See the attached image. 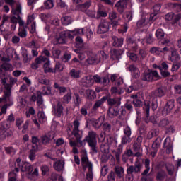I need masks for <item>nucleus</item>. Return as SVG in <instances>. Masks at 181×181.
Returning <instances> with one entry per match:
<instances>
[{
  "mask_svg": "<svg viewBox=\"0 0 181 181\" xmlns=\"http://www.w3.org/2000/svg\"><path fill=\"white\" fill-rule=\"evenodd\" d=\"M16 166L21 168V172H27L28 179L33 180L32 176H39V170L35 168L33 171V165L28 162H22L21 158H18L15 163Z\"/></svg>",
  "mask_w": 181,
  "mask_h": 181,
  "instance_id": "1",
  "label": "nucleus"
},
{
  "mask_svg": "<svg viewBox=\"0 0 181 181\" xmlns=\"http://www.w3.org/2000/svg\"><path fill=\"white\" fill-rule=\"evenodd\" d=\"M142 169V165L140 163H135L134 165H130L127 169L126 180L127 181L134 180V173H139Z\"/></svg>",
  "mask_w": 181,
  "mask_h": 181,
  "instance_id": "2",
  "label": "nucleus"
},
{
  "mask_svg": "<svg viewBox=\"0 0 181 181\" xmlns=\"http://www.w3.org/2000/svg\"><path fill=\"white\" fill-rule=\"evenodd\" d=\"M104 60H107V54H105L104 51H100L97 54L89 57L86 59V63H88V64H98V63L104 62Z\"/></svg>",
  "mask_w": 181,
  "mask_h": 181,
  "instance_id": "3",
  "label": "nucleus"
},
{
  "mask_svg": "<svg viewBox=\"0 0 181 181\" xmlns=\"http://www.w3.org/2000/svg\"><path fill=\"white\" fill-rule=\"evenodd\" d=\"M153 77L155 78H159V74L156 71L148 69L142 74L141 80L143 81H153Z\"/></svg>",
  "mask_w": 181,
  "mask_h": 181,
  "instance_id": "4",
  "label": "nucleus"
},
{
  "mask_svg": "<svg viewBox=\"0 0 181 181\" xmlns=\"http://www.w3.org/2000/svg\"><path fill=\"white\" fill-rule=\"evenodd\" d=\"M110 22L107 21L105 19H103L99 23V25H98L97 29V33L98 35H103L104 33H107L110 30Z\"/></svg>",
  "mask_w": 181,
  "mask_h": 181,
  "instance_id": "5",
  "label": "nucleus"
},
{
  "mask_svg": "<svg viewBox=\"0 0 181 181\" xmlns=\"http://www.w3.org/2000/svg\"><path fill=\"white\" fill-rule=\"evenodd\" d=\"M121 84H124V79L122 78H119L118 81L116 82L115 86L111 88V93L112 94H118L121 95V94H124V88L119 87Z\"/></svg>",
  "mask_w": 181,
  "mask_h": 181,
  "instance_id": "6",
  "label": "nucleus"
},
{
  "mask_svg": "<svg viewBox=\"0 0 181 181\" xmlns=\"http://www.w3.org/2000/svg\"><path fill=\"white\" fill-rule=\"evenodd\" d=\"M16 83H18V79L10 77V83H6L4 86V88L6 90V98L8 100H10L9 97H11V94L12 93V86Z\"/></svg>",
  "mask_w": 181,
  "mask_h": 181,
  "instance_id": "7",
  "label": "nucleus"
},
{
  "mask_svg": "<svg viewBox=\"0 0 181 181\" xmlns=\"http://www.w3.org/2000/svg\"><path fill=\"white\" fill-rule=\"evenodd\" d=\"M151 110V101L144 100L143 110L144 114L145 115L146 118L144 121L146 124H149L151 122V117L149 118V111Z\"/></svg>",
  "mask_w": 181,
  "mask_h": 181,
  "instance_id": "8",
  "label": "nucleus"
},
{
  "mask_svg": "<svg viewBox=\"0 0 181 181\" xmlns=\"http://www.w3.org/2000/svg\"><path fill=\"white\" fill-rule=\"evenodd\" d=\"M35 21V16L31 15L28 16L27 18V22L25 25H24L25 28H29V25L31 23V28L30 29V33H35L36 32V22Z\"/></svg>",
  "mask_w": 181,
  "mask_h": 181,
  "instance_id": "9",
  "label": "nucleus"
},
{
  "mask_svg": "<svg viewBox=\"0 0 181 181\" xmlns=\"http://www.w3.org/2000/svg\"><path fill=\"white\" fill-rule=\"evenodd\" d=\"M63 110H64V107H63V103L60 100H58L57 104L53 106L54 114L56 117H58V118L63 117Z\"/></svg>",
  "mask_w": 181,
  "mask_h": 181,
  "instance_id": "10",
  "label": "nucleus"
},
{
  "mask_svg": "<svg viewBox=\"0 0 181 181\" xmlns=\"http://www.w3.org/2000/svg\"><path fill=\"white\" fill-rule=\"evenodd\" d=\"M127 70L131 73L132 77L133 78H138L141 76V71H139V69L136 67L134 64H130L127 67Z\"/></svg>",
  "mask_w": 181,
  "mask_h": 181,
  "instance_id": "11",
  "label": "nucleus"
},
{
  "mask_svg": "<svg viewBox=\"0 0 181 181\" xmlns=\"http://www.w3.org/2000/svg\"><path fill=\"white\" fill-rule=\"evenodd\" d=\"M129 2V0H119L117 1L115 5L117 12H119V13H124V11L127 9V6Z\"/></svg>",
  "mask_w": 181,
  "mask_h": 181,
  "instance_id": "12",
  "label": "nucleus"
},
{
  "mask_svg": "<svg viewBox=\"0 0 181 181\" xmlns=\"http://www.w3.org/2000/svg\"><path fill=\"white\" fill-rule=\"evenodd\" d=\"M12 13H13V15H16L18 16V23L19 24V26H24L25 22L23 21V20H22V18H21L20 16L22 14V6H21V4H18L16 9H12Z\"/></svg>",
  "mask_w": 181,
  "mask_h": 181,
  "instance_id": "13",
  "label": "nucleus"
},
{
  "mask_svg": "<svg viewBox=\"0 0 181 181\" xmlns=\"http://www.w3.org/2000/svg\"><path fill=\"white\" fill-rule=\"evenodd\" d=\"M86 141L88 143L90 148L92 149V152L97 153V139L94 136L86 137Z\"/></svg>",
  "mask_w": 181,
  "mask_h": 181,
  "instance_id": "14",
  "label": "nucleus"
},
{
  "mask_svg": "<svg viewBox=\"0 0 181 181\" xmlns=\"http://www.w3.org/2000/svg\"><path fill=\"white\" fill-rule=\"evenodd\" d=\"M165 94H166V92L165 91V88H163V86L158 87L151 92V95L154 98H162Z\"/></svg>",
  "mask_w": 181,
  "mask_h": 181,
  "instance_id": "15",
  "label": "nucleus"
},
{
  "mask_svg": "<svg viewBox=\"0 0 181 181\" xmlns=\"http://www.w3.org/2000/svg\"><path fill=\"white\" fill-rule=\"evenodd\" d=\"M109 118H115L119 115V106L109 107L107 111Z\"/></svg>",
  "mask_w": 181,
  "mask_h": 181,
  "instance_id": "16",
  "label": "nucleus"
},
{
  "mask_svg": "<svg viewBox=\"0 0 181 181\" xmlns=\"http://www.w3.org/2000/svg\"><path fill=\"white\" fill-rule=\"evenodd\" d=\"M106 100L109 107H119L121 105V98H107Z\"/></svg>",
  "mask_w": 181,
  "mask_h": 181,
  "instance_id": "17",
  "label": "nucleus"
},
{
  "mask_svg": "<svg viewBox=\"0 0 181 181\" xmlns=\"http://www.w3.org/2000/svg\"><path fill=\"white\" fill-rule=\"evenodd\" d=\"M160 142H162V138L158 137L153 143L152 149L153 151L151 153L152 158H155V156H156V153H158L157 149L160 146Z\"/></svg>",
  "mask_w": 181,
  "mask_h": 181,
  "instance_id": "18",
  "label": "nucleus"
},
{
  "mask_svg": "<svg viewBox=\"0 0 181 181\" xmlns=\"http://www.w3.org/2000/svg\"><path fill=\"white\" fill-rule=\"evenodd\" d=\"M102 128L103 131L100 134V136H108V135H110V132H111V124L105 122L103 123Z\"/></svg>",
  "mask_w": 181,
  "mask_h": 181,
  "instance_id": "19",
  "label": "nucleus"
},
{
  "mask_svg": "<svg viewBox=\"0 0 181 181\" xmlns=\"http://www.w3.org/2000/svg\"><path fill=\"white\" fill-rule=\"evenodd\" d=\"M90 6H91V1H86L83 4L81 3L80 4L76 5V8L80 12H86Z\"/></svg>",
  "mask_w": 181,
  "mask_h": 181,
  "instance_id": "20",
  "label": "nucleus"
},
{
  "mask_svg": "<svg viewBox=\"0 0 181 181\" xmlns=\"http://www.w3.org/2000/svg\"><path fill=\"white\" fill-rule=\"evenodd\" d=\"M107 100H108V97L104 96L100 100H96L93 106L92 110L97 111V110H98V108H100V107H101Z\"/></svg>",
  "mask_w": 181,
  "mask_h": 181,
  "instance_id": "21",
  "label": "nucleus"
},
{
  "mask_svg": "<svg viewBox=\"0 0 181 181\" xmlns=\"http://www.w3.org/2000/svg\"><path fill=\"white\" fill-rule=\"evenodd\" d=\"M122 53H124V51L122 49H112L111 51V57L113 59V60H119L121 59V56L122 55Z\"/></svg>",
  "mask_w": 181,
  "mask_h": 181,
  "instance_id": "22",
  "label": "nucleus"
},
{
  "mask_svg": "<svg viewBox=\"0 0 181 181\" xmlns=\"http://www.w3.org/2000/svg\"><path fill=\"white\" fill-rule=\"evenodd\" d=\"M54 168L57 172L63 170V169L64 168V160H59L57 162H55L54 164Z\"/></svg>",
  "mask_w": 181,
  "mask_h": 181,
  "instance_id": "23",
  "label": "nucleus"
},
{
  "mask_svg": "<svg viewBox=\"0 0 181 181\" xmlns=\"http://www.w3.org/2000/svg\"><path fill=\"white\" fill-rule=\"evenodd\" d=\"M32 148L30 150L29 159L31 160H35L36 158V152H37V145H33Z\"/></svg>",
  "mask_w": 181,
  "mask_h": 181,
  "instance_id": "24",
  "label": "nucleus"
},
{
  "mask_svg": "<svg viewBox=\"0 0 181 181\" xmlns=\"http://www.w3.org/2000/svg\"><path fill=\"white\" fill-rule=\"evenodd\" d=\"M80 74H81V71L76 69H72L69 71V76L71 78H80Z\"/></svg>",
  "mask_w": 181,
  "mask_h": 181,
  "instance_id": "25",
  "label": "nucleus"
},
{
  "mask_svg": "<svg viewBox=\"0 0 181 181\" xmlns=\"http://www.w3.org/2000/svg\"><path fill=\"white\" fill-rule=\"evenodd\" d=\"M78 128H80V122L78 119H76L74 121V129L71 132L72 135H74V136L78 135V132H80Z\"/></svg>",
  "mask_w": 181,
  "mask_h": 181,
  "instance_id": "26",
  "label": "nucleus"
},
{
  "mask_svg": "<svg viewBox=\"0 0 181 181\" xmlns=\"http://www.w3.org/2000/svg\"><path fill=\"white\" fill-rule=\"evenodd\" d=\"M42 91L41 92V93L42 94V95H53L50 85L42 86Z\"/></svg>",
  "mask_w": 181,
  "mask_h": 181,
  "instance_id": "27",
  "label": "nucleus"
},
{
  "mask_svg": "<svg viewBox=\"0 0 181 181\" xmlns=\"http://www.w3.org/2000/svg\"><path fill=\"white\" fill-rule=\"evenodd\" d=\"M113 46L115 47H121L124 45V38H118L117 37H112Z\"/></svg>",
  "mask_w": 181,
  "mask_h": 181,
  "instance_id": "28",
  "label": "nucleus"
},
{
  "mask_svg": "<svg viewBox=\"0 0 181 181\" xmlns=\"http://www.w3.org/2000/svg\"><path fill=\"white\" fill-rule=\"evenodd\" d=\"M88 173L86 174V179L88 181L93 180V163H88Z\"/></svg>",
  "mask_w": 181,
  "mask_h": 181,
  "instance_id": "29",
  "label": "nucleus"
},
{
  "mask_svg": "<svg viewBox=\"0 0 181 181\" xmlns=\"http://www.w3.org/2000/svg\"><path fill=\"white\" fill-rule=\"evenodd\" d=\"M61 22L64 26H67L73 22V18L69 16H66L61 18Z\"/></svg>",
  "mask_w": 181,
  "mask_h": 181,
  "instance_id": "30",
  "label": "nucleus"
},
{
  "mask_svg": "<svg viewBox=\"0 0 181 181\" xmlns=\"http://www.w3.org/2000/svg\"><path fill=\"white\" fill-rule=\"evenodd\" d=\"M114 170L117 177H119V179H121V177H122V175H124V168L119 167V166H115L114 168Z\"/></svg>",
  "mask_w": 181,
  "mask_h": 181,
  "instance_id": "31",
  "label": "nucleus"
},
{
  "mask_svg": "<svg viewBox=\"0 0 181 181\" xmlns=\"http://www.w3.org/2000/svg\"><path fill=\"white\" fill-rule=\"evenodd\" d=\"M93 84H94V80L91 77H86V80L82 82V86L86 88L91 87Z\"/></svg>",
  "mask_w": 181,
  "mask_h": 181,
  "instance_id": "32",
  "label": "nucleus"
},
{
  "mask_svg": "<svg viewBox=\"0 0 181 181\" xmlns=\"http://www.w3.org/2000/svg\"><path fill=\"white\" fill-rule=\"evenodd\" d=\"M165 177H166V172L165 170H160L157 173L156 176V179L157 181H163L165 180Z\"/></svg>",
  "mask_w": 181,
  "mask_h": 181,
  "instance_id": "33",
  "label": "nucleus"
},
{
  "mask_svg": "<svg viewBox=\"0 0 181 181\" xmlns=\"http://www.w3.org/2000/svg\"><path fill=\"white\" fill-rule=\"evenodd\" d=\"M170 124V121H169V119L168 118H163L161 120H160L158 123L159 128H166Z\"/></svg>",
  "mask_w": 181,
  "mask_h": 181,
  "instance_id": "34",
  "label": "nucleus"
},
{
  "mask_svg": "<svg viewBox=\"0 0 181 181\" xmlns=\"http://www.w3.org/2000/svg\"><path fill=\"white\" fill-rule=\"evenodd\" d=\"M86 94L87 95L88 100H94L96 97L95 91H94V90L87 89L86 90Z\"/></svg>",
  "mask_w": 181,
  "mask_h": 181,
  "instance_id": "35",
  "label": "nucleus"
},
{
  "mask_svg": "<svg viewBox=\"0 0 181 181\" xmlns=\"http://www.w3.org/2000/svg\"><path fill=\"white\" fill-rule=\"evenodd\" d=\"M39 84L44 86H50V80L46 78L45 76H40L37 79Z\"/></svg>",
  "mask_w": 181,
  "mask_h": 181,
  "instance_id": "36",
  "label": "nucleus"
},
{
  "mask_svg": "<svg viewBox=\"0 0 181 181\" xmlns=\"http://www.w3.org/2000/svg\"><path fill=\"white\" fill-rule=\"evenodd\" d=\"M64 43H66V37L63 35V32H62L59 37L55 39V45H63Z\"/></svg>",
  "mask_w": 181,
  "mask_h": 181,
  "instance_id": "37",
  "label": "nucleus"
},
{
  "mask_svg": "<svg viewBox=\"0 0 181 181\" xmlns=\"http://www.w3.org/2000/svg\"><path fill=\"white\" fill-rule=\"evenodd\" d=\"M37 104L38 107L43 105V96H42V92L40 90L37 91Z\"/></svg>",
  "mask_w": 181,
  "mask_h": 181,
  "instance_id": "38",
  "label": "nucleus"
},
{
  "mask_svg": "<svg viewBox=\"0 0 181 181\" xmlns=\"http://www.w3.org/2000/svg\"><path fill=\"white\" fill-rule=\"evenodd\" d=\"M156 37H157V39H158L159 40L165 37V32L163 31V30H162V28H158L156 31Z\"/></svg>",
  "mask_w": 181,
  "mask_h": 181,
  "instance_id": "39",
  "label": "nucleus"
},
{
  "mask_svg": "<svg viewBox=\"0 0 181 181\" xmlns=\"http://www.w3.org/2000/svg\"><path fill=\"white\" fill-rule=\"evenodd\" d=\"M170 60L171 62H173V63H180L179 62H180V56L176 52H173Z\"/></svg>",
  "mask_w": 181,
  "mask_h": 181,
  "instance_id": "40",
  "label": "nucleus"
},
{
  "mask_svg": "<svg viewBox=\"0 0 181 181\" xmlns=\"http://www.w3.org/2000/svg\"><path fill=\"white\" fill-rule=\"evenodd\" d=\"M165 168L167 172L168 173V175H170V176H172L175 172V166H173V165L170 163H168L167 165H165Z\"/></svg>",
  "mask_w": 181,
  "mask_h": 181,
  "instance_id": "41",
  "label": "nucleus"
},
{
  "mask_svg": "<svg viewBox=\"0 0 181 181\" xmlns=\"http://www.w3.org/2000/svg\"><path fill=\"white\" fill-rule=\"evenodd\" d=\"M7 4L8 5H10L11 8L13 9V6L15 5V0H0V6H4V4Z\"/></svg>",
  "mask_w": 181,
  "mask_h": 181,
  "instance_id": "42",
  "label": "nucleus"
},
{
  "mask_svg": "<svg viewBox=\"0 0 181 181\" xmlns=\"http://www.w3.org/2000/svg\"><path fill=\"white\" fill-rule=\"evenodd\" d=\"M0 69H1V70H4V71H9V70H11V69H12V64H11L8 62H4L1 65Z\"/></svg>",
  "mask_w": 181,
  "mask_h": 181,
  "instance_id": "43",
  "label": "nucleus"
},
{
  "mask_svg": "<svg viewBox=\"0 0 181 181\" xmlns=\"http://www.w3.org/2000/svg\"><path fill=\"white\" fill-rule=\"evenodd\" d=\"M54 88H56L57 90H59V91L60 93H66V91H67V88H66V87H64V86H60L59 85V83H56V82L54 83Z\"/></svg>",
  "mask_w": 181,
  "mask_h": 181,
  "instance_id": "44",
  "label": "nucleus"
},
{
  "mask_svg": "<svg viewBox=\"0 0 181 181\" xmlns=\"http://www.w3.org/2000/svg\"><path fill=\"white\" fill-rule=\"evenodd\" d=\"M9 104H5L4 105L0 111V115H2L3 114H6V110H8V107H11L13 104V102H9Z\"/></svg>",
  "mask_w": 181,
  "mask_h": 181,
  "instance_id": "45",
  "label": "nucleus"
},
{
  "mask_svg": "<svg viewBox=\"0 0 181 181\" xmlns=\"http://www.w3.org/2000/svg\"><path fill=\"white\" fill-rule=\"evenodd\" d=\"M45 9H52L53 6H54V3L53 0H47L45 3Z\"/></svg>",
  "mask_w": 181,
  "mask_h": 181,
  "instance_id": "46",
  "label": "nucleus"
},
{
  "mask_svg": "<svg viewBox=\"0 0 181 181\" xmlns=\"http://www.w3.org/2000/svg\"><path fill=\"white\" fill-rule=\"evenodd\" d=\"M18 36H20V37H23V38L26 37V36H28V33L26 31V28H25V25L21 30L18 31Z\"/></svg>",
  "mask_w": 181,
  "mask_h": 181,
  "instance_id": "47",
  "label": "nucleus"
},
{
  "mask_svg": "<svg viewBox=\"0 0 181 181\" xmlns=\"http://www.w3.org/2000/svg\"><path fill=\"white\" fill-rule=\"evenodd\" d=\"M76 141L78 148H81V146H84V145H86V141H87V139L81 141V137H77Z\"/></svg>",
  "mask_w": 181,
  "mask_h": 181,
  "instance_id": "48",
  "label": "nucleus"
},
{
  "mask_svg": "<svg viewBox=\"0 0 181 181\" xmlns=\"http://www.w3.org/2000/svg\"><path fill=\"white\" fill-rule=\"evenodd\" d=\"M128 57H129L132 62H137L138 61V55L134 52H129L127 54Z\"/></svg>",
  "mask_w": 181,
  "mask_h": 181,
  "instance_id": "49",
  "label": "nucleus"
},
{
  "mask_svg": "<svg viewBox=\"0 0 181 181\" xmlns=\"http://www.w3.org/2000/svg\"><path fill=\"white\" fill-rule=\"evenodd\" d=\"M133 104L134 107H136V108H141V107L144 105V103L139 99H134L133 100Z\"/></svg>",
  "mask_w": 181,
  "mask_h": 181,
  "instance_id": "50",
  "label": "nucleus"
},
{
  "mask_svg": "<svg viewBox=\"0 0 181 181\" xmlns=\"http://www.w3.org/2000/svg\"><path fill=\"white\" fill-rule=\"evenodd\" d=\"M102 84H103V86H108V84H110V77L108 76V75H106L105 76H103V78H101V82Z\"/></svg>",
  "mask_w": 181,
  "mask_h": 181,
  "instance_id": "51",
  "label": "nucleus"
},
{
  "mask_svg": "<svg viewBox=\"0 0 181 181\" xmlns=\"http://www.w3.org/2000/svg\"><path fill=\"white\" fill-rule=\"evenodd\" d=\"M40 145H42V144H43L44 145H46V144H49V142H50V137L49 136H42L40 137Z\"/></svg>",
  "mask_w": 181,
  "mask_h": 181,
  "instance_id": "52",
  "label": "nucleus"
},
{
  "mask_svg": "<svg viewBox=\"0 0 181 181\" xmlns=\"http://www.w3.org/2000/svg\"><path fill=\"white\" fill-rule=\"evenodd\" d=\"M39 64H42L38 59H35V62L31 64V68L33 70H37L39 69Z\"/></svg>",
  "mask_w": 181,
  "mask_h": 181,
  "instance_id": "53",
  "label": "nucleus"
},
{
  "mask_svg": "<svg viewBox=\"0 0 181 181\" xmlns=\"http://www.w3.org/2000/svg\"><path fill=\"white\" fill-rule=\"evenodd\" d=\"M107 16V12L102 11L101 9H99L97 11V19H99V18H105Z\"/></svg>",
  "mask_w": 181,
  "mask_h": 181,
  "instance_id": "54",
  "label": "nucleus"
},
{
  "mask_svg": "<svg viewBox=\"0 0 181 181\" xmlns=\"http://www.w3.org/2000/svg\"><path fill=\"white\" fill-rule=\"evenodd\" d=\"M74 95L76 100L75 105L76 107H78V105H80L81 103V98H80V95H78V93H74Z\"/></svg>",
  "mask_w": 181,
  "mask_h": 181,
  "instance_id": "55",
  "label": "nucleus"
},
{
  "mask_svg": "<svg viewBox=\"0 0 181 181\" xmlns=\"http://www.w3.org/2000/svg\"><path fill=\"white\" fill-rule=\"evenodd\" d=\"M132 141V139L129 136H123L122 138V145H127V144H129Z\"/></svg>",
  "mask_w": 181,
  "mask_h": 181,
  "instance_id": "56",
  "label": "nucleus"
},
{
  "mask_svg": "<svg viewBox=\"0 0 181 181\" xmlns=\"http://www.w3.org/2000/svg\"><path fill=\"white\" fill-rule=\"evenodd\" d=\"M125 115H127V110L125 109H122L120 115L118 116L119 119L124 121L125 119Z\"/></svg>",
  "mask_w": 181,
  "mask_h": 181,
  "instance_id": "57",
  "label": "nucleus"
},
{
  "mask_svg": "<svg viewBox=\"0 0 181 181\" xmlns=\"http://www.w3.org/2000/svg\"><path fill=\"white\" fill-rule=\"evenodd\" d=\"M150 52L155 54H160L162 53V50L160 47H152Z\"/></svg>",
  "mask_w": 181,
  "mask_h": 181,
  "instance_id": "58",
  "label": "nucleus"
},
{
  "mask_svg": "<svg viewBox=\"0 0 181 181\" xmlns=\"http://www.w3.org/2000/svg\"><path fill=\"white\" fill-rule=\"evenodd\" d=\"M61 53L62 51L60 49H55L52 50V55L54 56V59H59Z\"/></svg>",
  "mask_w": 181,
  "mask_h": 181,
  "instance_id": "59",
  "label": "nucleus"
},
{
  "mask_svg": "<svg viewBox=\"0 0 181 181\" xmlns=\"http://www.w3.org/2000/svg\"><path fill=\"white\" fill-rule=\"evenodd\" d=\"M71 100V93L69 92L66 95L63 97V101L66 104H69V100Z\"/></svg>",
  "mask_w": 181,
  "mask_h": 181,
  "instance_id": "60",
  "label": "nucleus"
},
{
  "mask_svg": "<svg viewBox=\"0 0 181 181\" xmlns=\"http://www.w3.org/2000/svg\"><path fill=\"white\" fill-rule=\"evenodd\" d=\"M110 156H112L111 154H103L101 157V162L103 163H105L108 161V159H110Z\"/></svg>",
  "mask_w": 181,
  "mask_h": 181,
  "instance_id": "61",
  "label": "nucleus"
},
{
  "mask_svg": "<svg viewBox=\"0 0 181 181\" xmlns=\"http://www.w3.org/2000/svg\"><path fill=\"white\" fill-rule=\"evenodd\" d=\"M158 121H159L158 116L152 115L150 117V122H151L153 125H156L158 124Z\"/></svg>",
  "mask_w": 181,
  "mask_h": 181,
  "instance_id": "62",
  "label": "nucleus"
},
{
  "mask_svg": "<svg viewBox=\"0 0 181 181\" xmlns=\"http://www.w3.org/2000/svg\"><path fill=\"white\" fill-rule=\"evenodd\" d=\"M108 181H115V173L114 171H110L107 176Z\"/></svg>",
  "mask_w": 181,
  "mask_h": 181,
  "instance_id": "63",
  "label": "nucleus"
},
{
  "mask_svg": "<svg viewBox=\"0 0 181 181\" xmlns=\"http://www.w3.org/2000/svg\"><path fill=\"white\" fill-rule=\"evenodd\" d=\"M100 151L103 154H109L110 150L108 149V146L103 145L100 146Z\"/></svg>",
  "mask_w": 181,
  "mask_h": 181,
  "instance_id": "64",
  "label": "nucleus"
}]
</instances>
